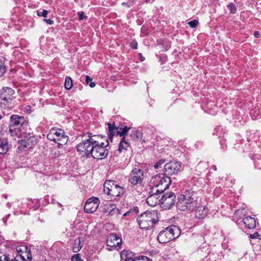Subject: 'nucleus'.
<instances>
[{
	"label": "nucleus",
	"mask_w": 261,
	"mask_h": 261,
	"mask_svg": "<svg viewBox=\"0 0 261 261\" xmlns=\"http://www.w3.org/2000/svg\"><path fill=\"white\" fill-rule=\"evenodd\" d=\"M134 261H152L151 259H149L145 256H137L135 260Z\"/></svg>",
	"instance_id": "f704fd0d"
},
{
	"label": "nucleus",
	"mask_w": 261,
	"mask_h": 261,
	"mask_svg": "<svg viewBox=\"0 0 261 261\" xmlns=\"http://www.w3.org/2000/svg\"><path fill=\"white\" fill-rule=\"evenodd\" d=\"M138 212V211H136V209H131L130 211H128L126 212H124L123 216H127L130 215L131 213H135L137 214Z\"/></svg>",
	"instance_id": "a19ab883"
},
{
	"label": "nucleus",
	"mask_w": 261,
	"mask_h": 261,
	"mask_svg": "<svg viewBox=\"0 0 261 261\" xmlns=\"http://www.w3.org/2000/svg\"><path fill=\"white\" fill-rule=\"evenodd\" d=\"M20 143L24 147H27L28 146V143L25 141L21 140Z\"/></svg>",
	"instance_id": "09e8293b"
},
{
	"label": "nucleus",
	"mask_w": 261,
	"mask_h": 261,
	"mask_svg": "<svg viewBox=\"0 0 261 261\" xmlns=\"http://www.w3.org/2000/svg\"><path fill=\"white\" fill-rule=\"evenodd\" d=\"M129 146L128 143L122 138L120 142L118 151L121 152L122 150H126Z\"/></svg>",
	"instance_id": "b1692460"
},
{
	"label": "nucleus",
	"mask_w": 261,
	"mask_h": 261,
	"mask_svg": "<svg viewBox=\"0 0 261 261\" xmlns=\"http://www.w3.org/2000/svg\"><path fill=\"white\" fill-rule=\"evenodd\" d=\"M114 185V181L112 180H107L103 184V192L109 196L107 198V200H110V199L112 198L113 195L111 194V192Z\"/></svg>",
	"instance_id": "ddd939ff"
},
{
	"label": "nucleus",
	"mask_w": 261,
	"mask_h": 261,
	"mask_svg": "<svg viewBox=\"0 0 261 261\" xmlns=\"http://www.w3.org/2000/svg\"><path fill=\"white\" fill-rule=\"evenodd\" d=\"M117 211H118L117 215L121 214L122 213V212H120V210H119L118 208L117 209Z\"/></svg>",
	"instance_id": "6e6d98bb"
},
{
	"label": "nucleus",
	"mask_w": 261,
	"mask_h": 261,
	"mask_svg": "<svg viewBox=\"0 0 261 261\" xmlns=\"http://www.w3.org/2000/svg\"><path fill=\"white\" fill-rule=\"evenodd\" d=\"M166 160L161 159L159 162L154 164V167L155 169L161 168L162 165L165 163Z\"/></svg>",
	"instance_id": "c9c22d12"
},
{
	"label": "nucleus",
	"mask_w": 261,
	"mask_h": 261,
	"mask_svg": "<svg viewBox=\"0 0 261 261\" xmlns=\"http://www.w3.org/2000/svg\"><path fill=\"white\" fill-rule=\"evenodd\" d=\"M137 256L134 252L123 250L120 253L121 261H134Z\"/></svg>",
	"instance_id": "4468645a"
},
{
	"label": "nucleus",
	"mask_w": 261,
	"mask_h": 261,
	"mask_svg": "<svg viewBox=\"0 0 261 261\" xmlns=\"http://www.w3.org/2000/svg\"><path fill=\"white\" fill-rule=\"evenodd\" d=\"M198 204L196 193L192 190H187L177 198V207L180 211H191Z\"/></svg>",
	"instance_id": "f257e3e1"
},
{
	"label": "nucleus",
	"mask_w": 261,
	"mask_h": 261,
	"mask_svg": "<svg viewBox=\"0 0 261 261\" xmlns=\"http://www.w3.org/2000/svg\"><path fill=\"white\" fill-rule=\"evenodd\" d=\"M259 236V234L258 233V232H255L253 234H250V238L253 239L257 238Z\"/></svg>",
	"instance_id": "a18cd8bd"
},
{
	"label": "nucleus",
	"mask_w": 261,
	"mask_h": 261,
	"mask_svg": "<svg viewBox=\"0 0 261 261\" xmlns=\"http://www.w3.org/2000/svg\"><path fill=\"white\" fill-rule=\"evenodd\" d=\"M144 171L140 169L135 168L129 176L128 181L133 185H137L143 181Z\"/></svg>",
	"instance_id": "9d476101"
},
{
	"label": "nucleus",
	"mask_w": 261,
	"mask_h": 261,
	"mask_svg": "<svg viewBox=\"0 0 261 261\" xmlns=\"http://www.w3.org/2000/svg\"><path fill=\"white\" fill-rule=\"evenodd\" d=\"M170 234L172 236V239L173 240L178 237L180 233L179 228L176 225H171L166 228Z\"/></svg>",
	"instance_id": "6ab92c4d"
},
{
	"label": "nucleus",
	"mask_w": 261,
	"mask_h": 261,
	"mask_svg": "<svg viewBox=\"0 0 261 261\" xmlns=\"http://www.w3.org/2000/svg\"><path fill=\"white\" fill-rule=\"evenodd\" d=\"M243 221L245 225L250 229L254 228L256 226L255 219L253 217H245Z\"/></svg>",
	"instance_id": "aec40b11"
},
{
	"label": "nucleus",
	"mask_w": 261,
	"mask_h": 261,
	"mask_svg": "<svg viewBox=\"0 0 261 261\" xmlns=\"http://www.w3.org/2000/svg\"><path fill=\"white\" fill-rule=\"evenodd\" d=\"M125 191V188L123 187L120 186L118 185H115V193L117 192L116 196L122 197Z\"/></svg>",
	"instance_id": "393cba45"
},
{
	"label": "nucleus",
	"mask_w": 261,
	"mask_h": 261,
	"mask_svg": "<svg viewBox=\"0 0 261 261\" xmlns=\"http://www.w3.org/2000/svg\"><path fill=\"white\" fill-rule=\"evenodd\" d=\"M71 260L72 261H83L79 254H76L72 256Z\"/></svg>",
	"instance_id": "ea45409f"
},
{
	"label": "nucleus",
	"mask_w": 261,
	"mask_h": 261,
	"mask_svg": "<svg viewBox=\"0 0 261 261\" xmlns=\"http://www.w3.org/2000/svg\"><path fill=\"white\" fill-rule=\"evenodd\" d=\"M181 169V165L180 163L177 161H171L164 165V172L168 176L176 175L180 172Z\"/></svg>",
	"instance_id": "0eeeda50"
},
{
	"label": "nucleus",
	"mask_w": 261,
	"mask_h": 261,
	"mask_svg": "<svg viewBox=\"0 0 261 261\" xmlns=\"http://www.w3.org/2000/svg\"><path fill=\"white\" fill-rule=\"evenodd\" d=\"M160 196L156 195H149L146 199V202L147 204L152 206H155L158 204H161Z\"/></svg>",
	"instance_id": "a211bd4d"
},
{
	"label": "nucleus",
	"mask_w": 261,
	"mask_h": 261,
	"mask_svg": "<svg viewBox=\"0 0 261 261\" xmlns=\"http://www.w3.org/2000/svg\"><path fill=\"white\" fill-rule=\"evenodd\" d=\"M211 168L212 169H213L215 171H216L217 170V167H216V165H213L212 167H211Z\"/></svg>",
	"instance_id": "864d4df0"
},
{
	"label": "nucleus",
	"mask_w": 261,
	"mask_h": 261,
	"mask_svg": "<svg viewBox=\"0 0 261 261\" xmlns=\"http://www.w3.org/2000/svg\"><path fill=\"white\" fill-rule=\"evenodd\" d=\"M107 124L108 126V132L110 133V139L112 141L113 137L114 136V122H113L112 123H108Z\"/></svg>",
	"instance_id": "a878e982"
},
{
	"label": "nucleus",
	"mask_w": 261,
	"mask_h": 261,
	"mask_svg": "<svg viewBox=\"0 0 261 261\" xmlns=\"http://www.w3.org/2000/svg\"><path fill=\"white\" fill-rule=\"evenodd\" d=\"M92 138L93 139V140H95L96 141H98L99 143H92L91 144H92L93 146L95 145H102V146H108L109 145V141L108 140V139L106 137H100L99 136H91L89 137V138L88 139H91Z\"/></svg>",
	"instance_id": "2eb2a0df"
},
{
	"label": "nucleus",
	"mask_w": 261,
	"mask_h": 261,
	"mask_svg": "<svg viewBox=\"0 0 261 261\" xmlns=\"http://www.w3.org/2000/svg\"><path fill=\"white\" fill-rule=\"evenodd\" d=\"M4 198H7V196H6V195H4Z\"/></svg>",
	"instance_id": "bf43d9fd"
},
{
	"label": "nucleus",
	"mask_w": 261,
	"mask_h": 261,
	"mask_svg": "<svg viewBox=\"0 0 261 261\" xmlns=\"http://www.w3.org/2000/svg\"><path fill=\"white\" fill-rule=\"evenodd\" d=\"M119 241L116 243L115 245V248L117 247V249H119L121 248L122 244V240L117 234H115V241Z\"/></svg>",
	"instance_id": "473e14b6"
},
{
	"label": "nucleus",
	"mask_w": 261,
	"mask_h": 261,
	"mask_svg": "<svg viewBox=\"0 0 261 261\" xmlns=\"http://www.w3.org/2000/svg\"><path fill=\"white\" fill-rule=\"evenodd\" d=\"M176 196L173 192H167L160 198L161 206L163 209H170L175 203Z\"/></svg>",
	"instance_id": "6e6552de"
},
{
	"label": "nucleus",
	"mask_w": 261,
	"mask_h": 261,
	"mask_svg": "<svg viewBox=\"0 0 261 261\" xmlns=\"http://www.w3.org/2000/svg\"><path fill=\"white\" fill-rule=\"evenodd\" d=\"M92 143H99L95 140H93V138L91 139H85L82 142L77 145V150L80 153H84V155H86L87 157H90V153L91 152V148L93 147Z\"/></svg>",
	"instance_id": "423d86ee"
},
{
	"label": "nucleus",
	"mask_w": 261,
	"mask_h": 261,
	"mask_svg": "<svg viewBox=\"0 0 261 261\" xmlns=\"http://www.w3.org/2000/svg\"><path fill=\"white\" fill-rule=\"evenodd\" d=\"M77 14L79 16L80 20H83L84 19H85L87 17V16L85 15L84 12H79L77 13Z\"/></svg>",
	"instance_id": "37998d69"
},
{
	"label": "nucleus",
	"mask_w": 261,
	"mask_h": 261,
	"mask_svg": "<svg viewBox=\"0 0 261 261\" xmlns=\"http://www.w3.org/2000/svg\"><path fill=\"white\" fill-rule=\"evenodd\" d=\"M92 81V79L88 75L86 76L85 81L87 84H89V83Z\"/></svg>",
	"instance_id": "de8ad7c7"
},
{
	"label": "nucleus",
	"mask_w": 261,
	"mask_h": 261,
	"mask_svg": "<svg viewBox=\"0 0 261 261\" xmlns=\"http://www.w3.org/2000/svg\"><path fill=\"white\" fill-rule=\"evenodd\" d=\"M144 60V58H141V61H143Z\"/></svg>",
	"instance_id": "13d9d810"
},
{
	"label": "nucleus",
	"mask_w": 261,
	"mask_h": 261,
	"mask_svg": "<svg viewBox=\"0 0 261 261\" xmlns=\"http://www.w3.org/2000/svg\"><path fill=\"white\" fill-rule=\"evenodd\" d=\"M254 36L256 38H258L259 36V33L258 31H255L254 33Z\"/></svg>",
	"instance_id": "3c124183"
},
{
	"label": "nucleus",
	"mask_w": 261,
	"mask_h": 261,
	"mask_svg": "<svg viewBox=\"0 0 261 261\" xmlns=\"http://www.w3.org/2000/svg\"><path fill=\"white\" fill-rule=\"evenodd\" d=\"M188 23L191 28H195L198 25V21L196 19H195L192 21L188 22Z\"/></svg>",
	"instance_id": "e433bc0d"
},
{
	"label": "nucleus",
	"mask_w": 261,
	"mask_h": 261,
	"mask_svg": "<svg viewBox=\"0 0 261 261\" xmlns=\"http://www.w3.org/2000/svg\"><path fill=\"white\" fill-rule=\"evenodd\" d=\"M130 47L133 49H137L138 48V43L136 40H133L130 43Z\"/></svg>",
	"instance_id": "79ce46f5"
},
{
	"label": "nucleus",
	"mask_w": 261,
	"mask_h": 261,
	"mask_svg": "<svg viewBox=\"0 0 261 261\" xmlns=\"http://www.w3.org/2000/svg\"><path fill=\"white\" fill-rule=\"evenodd\" d=\"M2 118V116L0 114V119Z\"/></svg>",
	"instance_id": "680f3d73"
},
{
	"label": "nucleus",
	"mask_w": 261,
	"mask_h": 261,
	"mask_svg": "<svg viewBox=\"0 0 261 261\" xmlns=\"http://www.w3.org/2000/svg\"><path fill=\"white\" fill-rule=\"evenodd\" d=\"M114 208H112V209H111V210H110V211L109 212V214H110V215H111L112 216V215H113V214H114V213H113V211H114Z\"/></svg>",
	"instance_id": "5fc2aeb1"
},
{
	"label": "nucleus",
	"mask_w": 261,
	"mask_h": 261,
	"mask_svg": "<svg viewBox=\"0 0 261 261\" xmlns=\"http://www.w3.org/2000/svg\"><path fill=\"white\" fill-rule=\"evenodd\" d=\"M58 148H59V149L62 148L64 145H61V144H59L60 143V141H58Z\"/></svg>",
	"instance_id": "603ef678"
},
{
	"label": "nucleus",
	"mask_w": 261,
	"mask_h": 261,
	"mask_svg": "<svg viewBox=\"0 0 261 261\" xmlns=\"http://www.w3.org/2000/svg\"><path fill=\"white\" fill-rule=\"evenodd\" d=\"M8 150V141L6 138L0 139V154H4Z\"/></svg>",
	"instance_id": "4be33fe9"
},
{
	"label": "nucleus",
	"mask_w": 261,
	"mask_h": 261,
	"mask_svg": "<svg viewBox=\"0 0 261 261\" xmlns=\"http://www.w3.org/2000/svg\"><path fill=\"white\" fill-rule=\"evenodd\" d=\"M19 258L21 259L23 261H25V258H24V257L21 255H18L15 257L14 258L11 259L10 261H19Z\"/></svg>",
	"instance_id": "c03bdc74"
},
{
	"label": "nucleus",
	"mask_w": 261,
	"mask_h": 261,
	"mask_svg": "<svg viewBox=\"0 0 261 261\" xmlns=\"http://www.w3.org/2000/svg\"><path fill=\"white\" fill-rule=\"evenodd\" d=\"M208 208L205 206L200 205L197 207L195 212L196 217L198 219H203L207 215Z\"/></svg>",
	"instance_id": "dca6fc26"
},
{
	"label": "nucleus",
	"mask_w": 261,
	"mask_h": 261,
	"mask_svg": "<svg viewBox=\"0 0 261 261\" xmlns=\"http://www.w3.org/2000/svg\"><path fill=\"white\" fill-rule=\"evenodd\" d=\"M82 248V246L81 245V241L80 240H78V242H75L72 250L74 252H79Z\"/></svg>",
	"instance_id": "2f4dec72"
},
{
	"label": "nucleus",
	"mask_w": 261,
	"mask_h": 261,
	"mask_svg": "<svg viewBox=\"0 0 261 261\" xmlns=\"http://www.w3.org/2000/svg\"><path fill=\"white\" fill-rule=\"evenodd\" d=\"M107 249L109 251H113L114 249V235L113 233L108 237L107 242Z\"/></svg>",
	"instance_id": "5701e85b"
},
{
	"label": "nucleus",
	"mask_w": 261,
	"mask_h": 261,
	"mask_svg": "<svg viewBox=\"0 0 261 261\" xmlns=\"http://www.w3.org/2000/svg\"><path fill=\"white\" fill-rule=\"evenodd\" d=\"M3 93L2 94H6L7 97H11V96L14 93V90L9 87H4L3 88Z\"/></svg>",
	"instance_id": "c85d7f7f"
},
{
	"label": "nucleus",
	"mask_w": 261,
	"mask_h": 261,
	"mask_svg": "<svg viewBox=\"0 0 261 261\" xmlns=\"http://www.w3.org/2000/svg\"><path fill=\"white\" fill-rule=\"evenodd\" d=\"M89 85L90 87H91V88H93V87H95V83H94V82H92V81H91V82L89 83Z\"/></svg>",
	"instance_id": "8fccbe9b"
},
{
	"label": "nucleus",
	"mask_w": 261,
	"mask_h": 261,
	"mask_svg": "<svg viewBox=\"0 0 261 261\" xmlns=\"http://www.w3.org/2000/svg\"><path fill=\"white\" fill-rule=\"evenodd\" d=\"M73 86L72 80L71 77H67L65 79L64 87L67 90H70Z\"/></svg>",
	"instance_id": "cd10ccee"
},
{
	"label": "nucleus",
	"mask_w": 261,
	"mask_h": 261,
	"mask_svg": "<svg viewBox=\"0 0 261 261\" xmlns=\"http://www.w3.org/2000/svg\"><path fill=\"white\" fill-rule=\"evenodd\" d=\"M227 8L228 10L230 12V14H234L237 12V8L234 4L233 3H230L228 6Z\"/></svg>",
	"instance_id": "7c9ffc66"
},
{
	"label": "nucleus",
	"mask_w": 261,
	"mask_h": 261,
	"mask_svg": "<svg viewBox=\"0 0 261 261\" xmlns=\"http://www.w3.org/2000/svg\"><path fill=\"white\" fill-rule=\"evenodd\" d=\"M28 122L22 116L14 114L10 118L9 132L13 137H20L21 134L26 133Z\"/></svg>",
	"instance_id": "f03ea898"
},
{
	"label": "nucleus",
	"mask_w": 261,
	"mask_h": 261,
	"mask_svg": "<svg viewBox=\"0 0 261 261\" xmlns=\"http://www.w3.org/2000/svg\"><path fill=\"white\" fill-rule=\"evenodd\" d=\"M108 146L95 145L91 148L90 156L100 160L105 158L108 154V151L105 149Z\"/></svg>",
	"instance_id": "1a4fd4ad"
},
{
	"label": "nucleus",
	"mask_w": 261,
	"mask_h": 261,
	"mask_svg": "<svg viewBox=\"0 0 261 261\" xmlns=\"http://www.w3.org/2000/svg\"><path fill=\"white\" fill-rule=\"evenodd\" d=\"M163 193V192H161V191H160V189L158 187H155L153 186V187H152L150 191H149V195H156V196H160V194Z\"/></svg>",
	"instance_id": "bb28decb"
},
{
	"label": "nucleus",
	"mask_w": 261,
	"mask_h": 261,
	"mask_svg": "<svg viewBox=\"0 0 261 261\" xmlns=\"http://www.w3.org/2000/svg\"><path fill=\"white\" fill-rule=\"evenodd\" d=\"M44 21L49 24H53L54 23V21L50 19H44Z\"/></svg>",
	"instance_id": "49530a36"
},
{
	"label": "nucleus",
	"mask_w": 261,
	"mask_h": 261,
	"mask_svg": "<svg viewBox=\"0 0 261 261\" xmlns=\"http://www.w3.org/2000/svg\"><path fill=\"white\" fill-rule=\"evenodd\" d=\"M6 72V67L2 63L0 64V77L2 76Z\"/></svg>",
	"instance_id": "58836bf2"
},
{
	"label": "nucleus",
	"mask_w": 261,
	"mask_h": 261,
	"mask_svg": "<svg viewBox=\"0 0 261 261\" xmlns=\"http://www.w3.org/2000/svg\"><path fill=\"white\" fill-rule=\"evenodd\" d=\"M130 136L134 140H139L141 139L142 134L140 132L135 131L133 132L132 134H131Z\"/></svg>",
	"instance_id": "c756f323"
},
{
	"label": "nucleus",
	"mask_w": 261,
	"mask_h": 261,
	"mask_svg": "<svg viewBox=\"0 0 261 261\" xmlns=\"http://www.w3.org/2000/svg\"><path fill=\"white\" fill-rule=\"evenodd\" d=\"M130 129V127L126 126H123L121 124L118 126H115V130H116L117 134L120 137H123L126 135Z\"/></svg>",
	"instance_id": "412c9836"
},
{
	"label": "nucleus",
	"mask_w": 261,
	"mask_h": 261,
	"mask_svg": "<svg viewBox=\"0 0 261 261\" xmlns=\"http://www.w3.org/2000/svg\"><path fill=\"white\" fill-rule=\"evenodd\" d=\"M0 261H10L9 255L0 252Z\"/></svg>",
	"instance_id": "72a5a7b5"
},
{
	"label": "nucleus",
	"mask_w": 261,
	"mask_h": 261,
	"mask_svg": "<svg viewBox=\"0 0 261 261\" xmlns=\"http://www.w3.org/2000/svg\"><path fill=\"white\" fill-rule=\"evenodd\" d=\"M3 221H4V222L6 223V218H4L3 219Z\"/></svg>",
	"instance_id": "4d7b16f0"
},
{
	"label": "nucleus",
	"mask_w": 261,
	"mask_h": 261,
	"mask_svg": "<svg viewBox=\"0 0 261 261\" xmlns=\"http://www.w3.org/2000/svg\"><path fill=\"white\" fill-rule=\"evenodd\" d=\"M170 178L164 173L154 175L151 179V182L154 186L160 189L161 192H164L171 184Z\"/></svg>",
	"instance_id": "39448f33"
},
{
	"label": "nucleus",
	"mask_w": 261,
	"mask_h": 261,
	"mask_svg": "<svg viewBox=\"0 0 261 261\" xmlns=\"http://www.w3.org/2000/svg\"><path fill=\"white\" fill-rule=\"evenodd\" d=\"M172 236H171L168 231L166 228L162 230L158 236V240L159 243L161 244H164L169 242L172 239Z\"/></svg>",
	"instance_id": "f8f14e48"
},
{
	"label": "nucleus",
	"mask_w": 261,
	"mask_h": 261,
	"mask_svg": "<svg viewBox=\"0 0 261 261\" xmlns=\"http://www.w3.org/2000/svg\"><path fill=\"white\" fill-rule=\"evenodd\" d=\"M12 98L10 96L7 97L6 94H1L0 105L1 107H11V103Z\"/></svg>",
	"instance_id": "f3484780"
},
{
	"label": "nucleus",
	"mask_w": 261,
	"mask_h": 261,
	"mask_svg": "<svg viewBox=\"0 0 261 261\" xmlns=\"http://www.w3.org/2000/svg\"><path fill=\"white\" fill-rule=\"evenodd\" d=\"M116 118L118 119V118H119V117H118V116L115 117V119H116Z\"/></svg>",
	"instance_id": "052dcab7"
},
{
	"label": "nucleus",
	"mask_w": 261,
	"mask_h": 261,
	"mask_svg": "<svg viewBox=\"0 0 261 261\" xmlns=\"http://www.w3.org/2000/svg\"><path fill=\"white\" fill-rule=\"evenodd\" d=\"M48 14V11L46 10H43L42 11H37V15L39 16H42L46 17Z\"/></svg>",
	"instance_id": "4c0bfd02"
},
{
	"label": "nucleus",
	"mask_w": 261,
	"mask_h": 261,
	"mask_svg": "<svg viewBox=\"0 0 261 261\" xmlns=\"http://www.w3.org/2000/svg\"><path fill=\"white\" fill-rule=\"evenodd\" d=\"M158 212L155 211H146L137 218V222L141 229H148L153 227L159 221Z\"/></svg>",
	"instance_id": "7ed1b4c3"
},
{
	"label": "nucleus",
	"mask_w": 261,
	"mask_h": 261,
	"mask_svg": "<svg viewBox=\"0 0 261 261\" xmlns=\"http://www.w3.org/2000/svg\"><path fill=\"white\" fill-rule=\"evenodd\" d=\"M99 203V200L97 197H93L88 199L85 204V212L87 213L95 212L98 208Z\"/></svg>",
	"instance_id": "9b49d317"
},
{
	"label": "nucleus",
	"mask_w": 261,
	"mask_h": 261,
	"mask_svg": "<svg viewBox=\"0 0 261 261\" xmlns=\"http://www.w3.org/2000/svg\"><path fill=\"white\" fill-rule=\"evenodd\" d=\"M47 138L55 142L60 141V144L65 145L68 140V137L65 135L63 129L57 128H52L50 129Z\"/></svg>",
	"instance_id": "20e7f679"
}]
</instances>
